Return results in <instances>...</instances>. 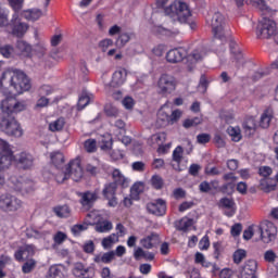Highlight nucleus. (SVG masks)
<instances>
[{
  "label": "nucleus",
  "instance_id": "nucleus-1",
  "mask_svg": "<svg viewBox=\"0 0 278 278\" xmlns=\"http://www.w3.org/2000/svg\"><path fill=\"white\" fill-rule=\"evenodd\" d=\"M2 116L0 117V129L8 136H14V138H21L23 136V128L12 114H18V112H25L27 110V101L16 100L14 97H8L1 102Z\"/></svg>",
  "mask_w": 278,
  "mask_h": 278
},
{
  "label": "nucleus",
  "instance_id": "nucleus-2",
  "mask_svg": "<svg viewBox=\"0 0 278 278\" xmlns=\"http://www.w3.org/2000/svg\"><path fill=\"white\" fill-rule=\"evenodd\" d=\"M187 58V71L191 73V71H194V66L197 65V62H200V60H203L205 58V50L203 48L194 50L191 54L188 55V51L184 48H175L167 52L166 60L170 64H177L179 62H182L184 59Z\"/></svg>",
  "mask_w": 278,
  "mask_h": 278
},
{
  "label": "nucleus",
  "instance_id": "nucleus-3",
  "mask_svg": "<svg viewBox=\"0 0 278 278\" xmlns=\"http://www.w3.org/2000/svg\"><path fill=\"white\" fill-rule=\"evenodd\" d=\"M5 79L10 81V86L15 90L16 94H23V92L31 89V81L23 71L7 70L2 74L1 81H5Z\"/></svg>",
  "mask_w": 278,
  "mask_h": 278
},
{
  "label": "nucleus",
  "instance_id": "nucleus-4",
  "mask_svg": "<svg viewBox=\"0 0 278 278\" xmlns=\"http://www.w3.org/2000/svg\"><path fill=\"white\" fill-rule=\"evenodd\" d=\"M168 3V0H156L157 8H163L164 12L167 16H170V18H174V21H179L180 23H186L190 16H192V13L190 12V8H188V4L181 1H175L169 7H166Z\"/></svg>",
  "mask_w": 278,
  "mask_h": 278
},
{
  "label": "nucleus",
  "instance_id": "nucleus-5",
  "mask_svg": "<svg viewBox=\"0 0 278 278\" xmlns=\"http://www.w3.org/2000/svg\"><path fill=\"white\" fill-rule=\"evenodd\" d=\"M84 177V167H81V159L76 157L72 160L65 172H59L55 175V180L58 184H64L66 179H73V181H79Z\"/></svg>",
  "mask_w": 278,
  "mask_h": 278
},
{
  "label": "nucleus",
  "instance_id": "nucleus-6",
  "mask_svg": "<svg viewBox=\"0 0 278 278\" xmlns=\"http://www.w3.org/2000/svg\"><path fill=\"white\" fill-rule=\"evenodd\" d=\"M277 23L271 18L263 17L258 21L256 27V36L257 38L268 39L274 38L277 36Z\"/></svg>",
  "mask_w": 278,
  "mask_h": 278
},
{
  "label": "nucleus",
  "instance_id": "nucleus-7",
  "mask_svg": "<svg viewBox=\"0 0 278 278\" xmlns=\"http://www.w3.org/2000/svg\"><path fill=\"white\" fill-rule=\"evenodd\" d=\"M206 22L212 28L214 37L223 40V38H225V28L227 27V18H225V15L220 12H216L211 18H207Z\"/></svg>",
  "mask_w": 278,
  "mask_h": 278
},
{
  "label": "nucleus",
  "instance_id": "nucleus-8",
  "mask_svg": "<svg viewBox=\"0 0 278 278\" xmlns=\"http://www.w3.org/2000/svg\"><path fill=\"white\" fill-rule=\"evenodd\" d=\"M258 227V236L264 244H270L277 240V226L273 222L263 220Z\"/></svg>",
  "mask_w": 278,
  "mask_h": 278
},
{
  "label": "nucleus",
  "instance_id": "nucleus-9",
  "mask_svg": "<svg viewBox=\"0 0 278 278\" xmlns=\"http://www.w3.org/2000/svg\"><path fill=\"white\" fill-rule=\"evenodd\" d=\"M86 220L88 225H94V230L98 233H108L114 229L112 222L108 219H101V217H99V215H97L94 212L87 214Z\"/></svg>",
  "mask_w": 278,
  "mask_h": 278
},
{
  "label": "nucleus",
  "instance_id": "nucleus-10",
  "mask_svg": "<svg viewBox=\"0 0 278 278\" xmlns=\"http://www.w3.org/2000/svg\"><path fill=\"white\" fill-rule=\"evenodd\" d=\"M0 210L3 212H18V210H23V201L10 193L2 194L0 195Z\"/></svg>",
  "mask_w": 278,
  "mask_h": 278
},
{
  "label": "nucleus",
  "instance_id": "nucleus-11",
  "mask_svg": "<svg viewBox=\"0 0 278 278\" xmlns=\"http://www.w3.org/2000/svg\"><path fill=\"white\" fill-rule=\"evenodd\" d=\"M0 170H8L14 162V152L10 149L8 141L0 139Z\"/></svg>",
  "mask_w": 278,
  "mask_h": 278
},
{
  "label": "nucleus",
  "instance_id": "nucleus-12",
  "mask_svg": "<svg viewBox=\"0 0 278 278\" xmlns=\"http://www.w3.org/2000/svg\"><path fill=\"white\" fill-rule=\"evenodd\" d=\"M157 88L161 94H170L177 90V78L169 74H163L157 81Z\"/></svg>",
  "mask_w": 278,
  "mask_h": 278
},
{
  "label": "nucleus",
  "instance_id": "nucleus-13",
  "mask_svg": "<svg viewBox=\"0 0 278 278\" xmlns=\"http://www.w3.org/2000/svg\"><path fill=\"white\" fill-rule=\"evenodd\" d=\"M14 12L15 13L13 14V18L11 21L12 34L17 38H23V36L27 34L29 26L26 23L21 22V18L18 17V13L21 11H14Z\"/></svg>",
  "mask_w": 278,
  "mask_h": 278
},
{
  "label": "nucleus",
  "instance_id": "nucleus-14",
  "mask_svg": "<svg viewBox=\"0 0 278 278\" xmlns=\"http://www.w3.org/2000/svg\"><path fill=\"white\" fill-rule=\"evenodd\" d=\"M149 214L153 216H166L167 204L166 200L159 198L147 204Z\"/></svg>",
  "mask_w": 278,
  "mask_h": 278
},
{
  "label": "nucleus",
  "instance_id": "nucleus-15",
  "mask_svg": "<svg viewBox=\"0 0 278 278\" xmlns=\"http://www.w3.org/2000/svg\"><path fill=\"white\" fill-rule=\"evenodd\" d=\"M34 255H36V245L26 244L16 250L14 258L16 262H24L25 260H29V257H34Z\"/></svg>",
  "mask_w": 278,
  "mask_h": 278
},
{
  "label": "nucleus",
  "instance_id": "nucleus-16",
  "mask_svg": "<svg viewBox=\"0 0 278 278\" xmlns=\"http://www.w3.org/2000/svg\"><path fill=\"white\" fill-rule=\"evenodd\" d=\"M225 184L219 188L220 192L224 194H231L236 190V182L238 181V176L233 173H228L223 176Z\"/></svg>",
  "mask_w": 278,
  "mask_h": 278
},
{
  "label": "nucleus",
  "instance_id": "nucleus-17",
  "mask_svg": "<svg viewBox=\"0 0 278 278\" xmlns=\"http://www.w3.org/2000/svg\"><path fill=\"white\" fill-rule=\"evenodd\" d=\"M13 162H16L20 168L27 170L34 166V156L27 152H22L16 156H13Z\"/></svg>",
  "mask_w": 278,
  "mask_h": 278
},
{
  "label": "nucleus",
  "instance_id": "nucleus-18",
  "mask_svg": "<svg viewBox=\"0 0 278 278\" xmlns=\"http://www.w3.org/2000/svg\"><path fill=\"white\" fill-rule=\"evenodd\" d=\"M80 197V204L85 210H90L94 202L99 199V191H87L79 193Z\"/></svg>",
  "mask_w": 278,
  "mask_h": 278
},
{
  "label": "nucleus",
  "instance_id": "nucleus-19",
  "mask_svg": "<svg viewBox=\"0 0 278 278\" xmlns=\"http://www.w3.org/2000/svg\"><path fill=\"white\" fill-rule=\"evenodd\" d=\"M218 206L224 210V214L228 217L233 216L236 214V202L229 198H223L219 200Z\"/></svg>",
  "mask_w": 278,
  "mask_h": 278
},
{
  "label": "nucleus",
  "instance_id": "nucleus-20",
  "mask_svg": "<svg viewBox=\"0 0 278 278\" xmlns=\"http://www.w3.org/2000/svg\"><path fill=\"white\" fill-rule=\"evenodd\" d=\"M127 81V70L119 67L117 71L114 72L112 76L111 84L114 87L123 86Z\"/></svg>",
  "mask_w": 278,
  "mask_h": 278
},
{
  "label": "nucleus",
  "instance_id": "nucleus-21",
  "mask_svg": "<svg viewBox=\"0 0 278 278\" xmlns=\"http://www.w3.org/2000/svg\"><path fill=\"white\" fill-rule=\"evenodd\" d=\"M115 257H116V253H114V251L101 252L94 255L93 262L96 264H112Z\"/></svg>",
  "mask_w": 278,
  "mask_h": 278
},
{
  "label": "nucleus",
  "instance_id": "nucleus-22",
  "mask_svg": "<svg viewBox=\"0 0 278 278\" xmlns=\"http://www.w3.org/2000/svg\"><path fill=\"white\" fill-rule=\"evenodd\" d=\"M143 249H153L156 244H160V235L152 232L140 240Z\"/></svg>",
  "mask_w": 278,
  "mask_h": 278
},
{
  "label": "nucleus",
  "instance_id": "nucleus-23",
  "mask_svg": "<svg viewBox=\"0 0 278 278\" xmlns=\"http://www.w3.org/2000/svg\"><path fill=\"white\" fill-rule=\"evenodd\" d=\"M175 227L177 231H184V232L190 231V229L194 227V219L188 216H185L175 223Z\"/></svg>",
  "mask_w": 278,
  "mask_h": 278
},
{
  "label": "nucleus",
  "instance_id": "nucleus-24",
  "mask_svg": "<svg viewBox=\"0 0 278 278\" xmlns=\"http://www.w3.org/2000/svg\"><path fill=\"white\" fill-rule=\"evenodd\" d=\"M273 118H275V112L270 108L266 109L261 115L260 127L262 129H268Z\"/></svg>",
  "mask_w": 278,
  "mask_h": 278
},
{
  "label": "nucleus",
  "instance_id": "nucleus-25",
  "mask_svg": "<svg viewBox=\"0 0 278 278\" xmlns=\"http://www.w3.org/2000/svg\"><path fill=\"white\" fill-rule=\"evenodd\" d=\"M74 277L78 278H90V267H86L84 263H76L72 270Z\"/></svg>",
  "mask_w": 278,
  "mask_h": 278
},
{
  "label": "nucleus",
  "instance_id": "nucleus-26",
  "mask_svg": "<svg viewBox=\"0 0 278 278\" xmlns=\"http://www.w3.org/2000/svg\"><path fill=\"white\" fill-rule=\"evenodd\" d=\"M242 127L247 136H253V134H255L257 129V123L255 122V117H247L242 124Z\"/></svg>",
  "mask_w": 278,
  "mask_h": 278
},
{
  "label": "nucleus",
  "instance_id": "nucleus-27",
  "mask_svg": "<svg viewBox=\"0 0 278 278\" xmlns=\"http://www.w3.org/2000/svg\"><path fill=\"white\" fill-rule=\"evenodd\" d=\"M16 49L17 54L23 55V58H31L34 53V49H31V46L23 40L17 41Z\"/></svg>",
  "mask_w": 278,
  "mask_h": 278
},
{
  "label": "nucleus",
  "instance_id": "nucleus-28",
  "mask_svg": "<svg viewBox=\"0 0 278 278\" xmlns=\"http://www.w3.org/2000/svg\"><path fill=\"white\" fill-rule=\"evenodd\" d=\"M257 273V261L249 260L243 265L240 275H256Z\"/></svg>",
  "mask_w": 278,
  "mask_h": 278
},
{
  "label": "nucleus",
  "instance_id": "nucleus-29",
  "mask_svg": "<svg viewBox=\"0 0 278 278\" xmlns=\"http://www.w3.org/2000/svg\"><path fill=\"white\" fill-rule=\"evenodd\" d=\"M260 189L266 193L275 192L277 190V182L271 178H264L260 182Z\"/></svg>",
  "mask_w": 278,
  "mask_h": 278
},
{
  "label": "nucleus",
  "instance_id": "nucleus-30",
  "mask_svg": "<svg viewBox=\"0 0 278 278\" xmlns=\"http://www.w3.org/2000/svg\"><path fill=\"white\" fill-rule=\"evenodd\" d=\"M181 160H184V148L178 146L173 151V162H176L177 164V166L173 165L175 170H184V168L179 166V164H181Z\"/></svg>",
  "mask_w": 278,
  "mask_h": 278
},
{
  "label": "nucleus",
  "instance_id": "nucleus-31",
  "mask_svg": "<svg viewBox=\"0 0 278 278\" xmlns=\"http://www.w3.org/2000/svg\"><path fill=\"white\" fill-rule=\"evenodd\" d=\"M21 16L26 21H38L42 16V11L39 9L26 10L21 13Z\"/></svg>",
  "mask_w": 278,
  "mask_h": 278
},
{
  "label": "nucleus",
  "instance_id": "nucleus-32",
  "mask_svg": "<svg viewBox=\"0 0 278 278\" xmlns=\"http://www.w3.org/2000/svg\"><path fill=\"white\" fill-rule=\"evenodd\" d=\"M49 230L42 229H28L26 232L27 238H35V240H45L49 236Z\"/></svg>",
  "mask_w": 278,
  "mask_h": 278
},
{
  "label": "nucleus",
  "instance_id": "nucleus-33",
  "mask_svg": "<svg viewBox=\"0 0 278 278\" xmlns=\"http://www.w3.org/2000/svg\"><path fill=\"white\" fill-rule=\"evenodd\" d=\"M53 212L55 216H58L59 218H70L72 211L68 205L64 204V205L54 206Z\"/></svg>",
  "mask_w": 278,
  "mask_h": 278
},
{
  "label": "nucleus",
  "instance_id": "nucleus-34",
  "mask_svg": "<svg viewBox=\"0 0 278 278\" xmlns=\"http://www.w3.org/2000/svg\"><path fill=\"white\" fill-rule=\"evenodd\" d=\"M112 177L115 184H118V186H123V188H127V184H129V181L127 180L125 175L121 173V169H114L112 173Z\"/></svg>",
  "mask_w": 278,
  "mask_h": 278
},
{
  "label": "nucleus",
  "instance_id": "nucleus-35",
  "mask_svg": "<svg viewBox=\"0 0 278 278\" xmlns=\"http://www.w3.org/2000/svg\"><path fill=\"white\" fill-rule=\"evenodd\" d=\"M135 260H149L152 261L155 258V255L151 252L142 250V248H137L134 252Z\"/></svg>",
  "mask_w": 278,
  "mask_h": 278
},
{
  "label": "nucleus",
  "instance_id": "nucleus-36",
  "mask_svg": "<svg viewBox=\"0 0 278 278\" xmlns=\"http://www.w3.org/2000/svg\"><path fill=\"white\" fill-rule=\"evenodd\" d=\"M227 134L230 136L233 142H240V140H242V130L238 126H229L227 128Z\"/></svg>",
  "mask_w": 278,
  "mask_h": 278
},
{
  "label": "nucleus",
  "instance_id": "nucleus-37",
  "mask_svg": "<svg viewBox=\"0 0 278 278\" xmlns=\"http://www.w3.org/2000/svg\"><path fill=\"white\" fill-rule=\"evenodd\" d=\"M170 118V108H168V104H164L157 112V119L162 121L163 123L169 122Z\"/></svg>",
  "mask_w": 278,
  "mask_h": 278
},
{
  "label": "nucleus",
  "instance_id": "nucleus-38",
  "mask_svg": "<svg viewBox=\"0 0 278 278\" xmlns=\"http://www.w3.org/2000/svg\"><path fill=\"white\" fill-rule=\"evenodd\" d=\"M116 182H109L104 185V188L102 190V194L106 199H112V197H115L116 194Z\"/></svg>",
  "mask_w": 278,
  "mask_h": 278
},
{
  "label": "nucleus",
  "instance_id": "nucleus-39",
  "mask_svg": "<svg viewBox=\"0 0 278 278\" xmlns=\"http://www.w3.org/2000/svg\"><path fill=\"white\" fill-rule=\"evenodd\" d=\"M116 242H118V236L116 233H112L103 238L101 244L103 249H112Z\"/></svg>",
  "mask_w": 278,
  "mask_h": 278
},
{
  "label": "nucleus",
  "instance_id": "nucleus-40",
  "mask_svg": "<svg viewBox=\"0 0 278 278\" xmlns=\"http://www.w3.org/2000/svg\"><path fill=\"white\" fill-rule=\"evenodd\" d=\"M253 236H260V226L258 225H252L243 231L244 240H251V238H253Z\"/></svg>",
  "mask_w": 278,
  "mask_h": 278
},
{
  "label": "nucleus",
  "instance_id": "nucleus-41",
  "mask_svg": "<svg viewBox=\"0 0 278 278\" xmlns=\"http://www.w3.org/2000/svg\"><path fill=\"white\" fill-rule=\"evenodd\" d=\"M65 125L66 121L64 119V117H60L56 121L49 124V129L50 131H62Z\"/></svg>",
  "mask_w": 278,
  "mask_h": 278
},
{
  "label": "nucleus",
  "instance_id": "nucleus-42",
  "mask_svg": "<svg viewBox=\"0 0 278 278\" xmlns=\"http://www.w3.org/2000/svg\"><path fill=\"white\" fill-rule=\"evenodd\" d=\"M15 190H18L20 192H31L34 190V182L33 181L17 182L15 185Z\"/></svg>",
  "mask_w": 278,
  "mask_h": 278
},
{
  "label": "nucleus",
  "instance_id": "nucleus-43",
  "mask_svg": "<svg viewBox=\"0 0 278 278\" xmlns=\"http://www.w3.org/2000/svg\"><path fill=\"white\" fill-rule=\"evenodd\" d=\"M150 181L154 190H162L164 188V179L160 175H153Z\"/></svg>",
  "mask_w": 278,
  "mask_h": 278
},
{
  "label": "nucleus",
  "instance_id": "nucleus-44",
  "mask_svg": "<svg viewBox=\"0 0 278 278\" xmlns=\"http://www.w3.org/2000/svg\"><path fill=\"white\" fill-rule=\"evenodd\" d=\"M62 270H64V266L62 265H53L49 269V278H62Z\"/></svg>",
  "mask_w": 278,
  "mask_h": 278
},
{
  "label": "nucleus",
  "instance_id": "nucleus-45",
  "mask_svg": "<svg viewBox=\"0 0 278 278\" xmlns=\"http://www.w3.org/2000/svg\"><path fill=\"white\" fill-rule=\"evenodd\" d=\"M251 1H252V5L261 10V12H264L265 14H270V8L266 5V0H251Z\"/></svg>",
  "mask_w": 278,
  "mask_h": 278
},
{
  "label": "nucleus",
  "instance_id": "nucleus-46",
  "mask_svg": "<svg viewBox=\"0 0 278 278\" xmlns=\"http://www.w3.org/2000/svg\"><path fill=\"white\" fill-rule=\"evenodd\" d=\"M50 159L52 164H54V166H60L64 162V154L60 151L52 152L50 154Z\"/></svg>",
  "mask_w": 278,
  "mask_h": 278
},
{
  "label": "nucleus",
  "instance_id": "nucleus-47",
  "mask_svg": "<svg viewBox=\"0 0 278 278\" xmlns=\"http://www.w3.org/2000/svg\"><path fill=\"white\" fill-rule=\"evenodd\" d=\"M0 55H3V58H12V55H14V47L10 45H0Z\"/></svg>",
  "mask_w": 278,
  "mask_h": 278
},
{
  "label": "nucleus",
  "instance_id": "nucleus-48",
  "mask_svg": "<svg viewBox=\"0 0 278 278\" xmlns=\"http://www.w3.org/2000/svg\"><path fill=\"white\" fill-rule=\"evenodd\" d=\"M34 268H36V260L30 258L24 263V265L22 266V271L25 275H27V274L31 273V270H34Z\"/></svg>",
  "mask_w": 278,
  "mask_h": 278
},
{
  "label": "nucleus",
  "instance_id": "nucleus-49",
  "mask_svg": "<svg viewBox=\"0 0 278 278\" xmlns=\"http://www.w3.org/2000/svg\"><path fill=\"white\" fill-rule=\"evenodd\" d=\"M85 151L87 153H94L97 151V140L94 139H88L84 143Z\"/></svg>",
  "mask_w": 278,
  "mask_h": 278
},
{
  "label": "nucleus",
  "instance_id": "nucleus-50",
  "mask_svg": "<svg viewBox=\"0 0 278 278\" xmlns=\"http://www.w3.org/2000/svg\"><path fill=\"white\" fill-rule=\"evenodd\" d=\"M182 114L184 112L179 109L172 111V114L169 115L168 125H175V123H177L179 118H181Z\"/></svg>",
  "mask_w": 278,
  "mask_h": 278
},
{
  "label": "nucleus",
  "instance_id": "nucleus-51",
  "mask_svg": "<svg viewBox=\"0 0 278 278\" xmlns=\"http://www.w3.org/2000/svg\"><path fill=\"white\" fill-rule=\"evenodd\" d=\"M8 3L14 12H21L25 0H8Z\"/></svg>",
  "mask_w": 278,
  "mask_h": 278
},
{
  "label": "nucleus",
  "instance_id": "nucleus-52",
  "mask_svg": "<svg viewBox=\"0 0 278 278\" xmlns=\"http://www.w3.org/2000/svg\"><path fill=\"white\" fill-rule=\"evenodd\" d=\"M88 222L85 219L84 224H76L72 227V232L77 236L78 233H81V231H86L88 229Z\"/></svg>",
  "mask_w": 278,
  "mask_h": 278
},
{
  "label": "nucleus",
  "instance_id": "nucleus-53",
  "mask_svg": "<svg viewBox=\"0 0 278 278\" xmlns=\"http://www.w3.org/2000/svg\"><path fill=\"white\" fill-rule=\"evenodd\" d=\"M114 46V40L106 38L103 39L99 42L98 47L99 49H101V51H103V53H105V51H108L110 49V47Z\"/></svg>",
  "mask_w": 278,
  "mask_h": 278
},
{
  "label": "nucleus",
  "instance_id": "nucleus-54",
  "mask_svg": "<svg viewBox=\"0 0 278 278\" xmlns=\"http://www.w3.org/2000/svg\"><path fill=\"white\" fill-rule=\"evenodd\" d=\"M55 89L50 85H43L39 88V97H49V94H53Z\"/></svg>",
  "mask_w": 278,
  "mask_h": 278
},
{
  "label": "nucleus",
  "instance_id": "nucleus-55",
  "mask_svg": "<svg viewBox=\"0 0 278 278\" xmlns=\"http://www.w3.org/2000/svg\"><path fill=\"white\" fill-rule=\"evenodd\" d=\"M131 169L135 173H144L147 170V164L142 161H137L131 164Z\"/></svg>",
  "mask_w": 278,
  "mask_h": 278
},
{
  "label": "nucleus",
  "instance_id": "nucleus-56",
  "mask_svg": "<svg viewBox=\"0 0 278 278\" xmlns=\"http://www.w3.org/2000/svg\"><path fill=\"white\" fill-rule=\"evenodd\" d=\"M220 118H222V121H225V123H227V125H231V123H233V121L236 118V115L231 111H226L220 114Z\"/></svg>",
  "mask_w": 278,
  "mask_h": 278
},
{
  "label": "nucleus",
  "instance_id": "nucleus-57",
  "mask_svg": "<svg viewBox=\"0 0 278 278\" xmlns=\"http://www.w3.org/2000/svg\"><path fill=\"white\" fill-rule=\"evenodd\" d=\"M277 258H278L277 253H275V251H273V250H267V251L264 253V260H265V262H267L268 264H274Z\"/></svg>",
  "mask_w": 278,
  "mask_h": 278
},
{
  "label": "nucleus",
  "instance_id": "nucleus-58",
  "mask_svg": "<svg viewBox=\"0 0 278 278\" xmlns=\"http://www.w3.org/2000/svg\"><path fill=\"white\" fill-rule=\"evenodd\" d=\"M104 113L106 116H118V109H116L112 103H108L104 105Z\"/></svg>",
  "mask_w": 278,
  "mask_h": 278
},
{
  "label": "nucleus",
  "instance_id": "nucleus-59",
  "mask_svg": "<svg viewBox=\"0 0 278 278\" xmlns=\"http://www.w3.org/2000/svg\"><path fill=\"white\" fill-rule=\"evenodd\" d=\"M68 238V236H66L65 232L62 231H58L54 236H53V240H54V244H63L64 242H66V239Z\"/></svg>",
  "mask_w": 278,
  "mask_h": 278
},
{
  "label": "nucleus",
  "instance_id": "nucleus-60",
  "mask_svg": "<svg viewBox=\"0 0 278 278\" xmlns=\"http://www.w3.org/2000/svg\"><path fill=\"white\" fill-rule=\"evenodd\" d=\"M129 40H131V37L129 36V34L122 33V34H119V36L116 40V45L118 47H125L126 42H129Z\"/></svg>",
  "mask_w": 278,
  "mask_h": 278
},
{
  "label": "nucleus",
  "instance_id": "nucleus-61",
  "mask_svg": "<svg viewBox=\"0 0 278 278\" xmlns=\"http://www.w3.org/2000/svg\"><path fill=\"white\" fill-rule=\"evenodd\" d=\"M244 257H247V251H244V250H237L233 253V262H235V264H240V262H242V260H244Z\"/></svg>",
  "mask_w": 278,
  "mask_h": 278
},
{
  "label": "nucleus",
  "instance_id": "nucleus-62",
  "mask_svg": "<svg viewBox=\"0 0 278 278\" xmlns=\"http://www.w3.org/2000/svg\"><path fill=\"white\" fill-rule=\"evenodd\" d=\"M34 53L38 55V58H42L47 53V47L45 43H38L34 47Z\"/></svg>",
  "mask_w": 278,
  "mask_h": 278
},
{
  "label": "nucleus",
  "instance_id": "nucleus-63",
  "mask_svg": "<svg viewBox=\"0 0 278 278\" xmlns=\"http://www.w3.org/2000/svg\"><path fill=\"white\" fill-rule=\"evenodd\" d=\"M195 125H201V118L200 117H194L191 119H186L184 122V127L186 129H189V127H195Z\"/></svg>",
  "mask_w": 278,
  "mask_h": 278
},
{
  "label": "nucleus",
  "instance_id": "nucleus-64",
  "mask_svg": "<svg viewBox=\"0 0 278 278\" xmlns=\"http://www.w3.org/2000/svg\"><path fill=\"white\" fill-rule=\"evenodd\" d=\"M88 103H90V97L83 94L78 100V110H84Z\"/></svg>",
  "mask_w": 278,
  "mask_h": 278
}]
</instances>
